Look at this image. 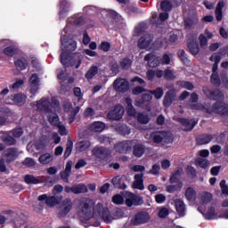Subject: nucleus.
I'll return each instance as SVG.
<instances>
[{
    "mask_svg": "<svg viewBox=\"0 0 228 228\" xmlns=\"http://www.w3.org/2000/svg\"><path fill=\"white\" fill-rule=\"evenodd\" d=\"M79 215L89 225L94 227L101 225V218H102L105 224H111V222H113V217L110 215L108 208L103 209L101 216V213L95 211L94 206H90L88 203L85 202L80 204Z\"/></svg>",
    "mask_w": 228,
    "mask_h": 228,
    "instance_id": "nucleus-1",
    "label": "nucleus"
},
{
    "mask_svg": "<svg viewBox=\"0 0 228 228\" xmlns=\"http://www.w3.org/2000/svg\"><path fill=\"white\" fill-rule=\"evenodd\" d=\"M61 49L62 51L61 54V63H62L64 67H74V65L76 69L80 67L81 61H83V56L79 55L77 58L76 62H70V59L67 57V53H70L75 49H77V44L76 43V41H69L67 43V41H65L63 37H61Z\"/></svg>",
    "mask_w": 228,
    "mask_h": 228,
    "instance_id": "nucleus-2",
    "label": "nucleus"
},
{
    "mask_svg": "<svg viewBox=\"0 0 228 228\" xmlns=\"http://www.w3.org/2000/svg\"><path fill=\"white\" fill-rule=\"evenodd\" d=\"M33 106H36L37 111H40L41 113H51L54 110V111L60 110V102L56 100V98H52L49 101L48 98H41L40 100L32 103Z\"/></svg>",
    "mask_w": 228,
    "mask_h": 228,
    "instance_id": "nucleus-3",
    "label": "nucleus"
},
{
    "mask_svg": "<svg viewBox=\"0 0 228 228\" xmlns=\"http://www.w3.org/2000/svg\"><path fill=\"white\" fill-rule=\"evenodd\" d=\"M150 139L154 142V143H170L172 142V134L168 132H155L151 134Z\"/></svg>",
    "mask_w": 228,
    "mask_h": 228,
    "instance_id": "nucleus-4",
    "label": "nucleus"
},
{
    "mask_svg": "<svg viewBox=\"0 0 228 228\" xmlns=\"http://www.w3.org/2000/svg\"><path fill=\"white\" fill-rule=\"evenodd\" d=\"M124 200L127 208H132V206H142V204H143V198L136 196V194L129 191H126L124 194Z\"/></svg>",
    "mask_w": 228,
    "mask_h": 228,
    "instance_id": "nucleus-5",
    "label": "nucleus"
},
{
    "mask_svg": "<svg viewBox=\"0 0 228 228\" xmlns=\"http://www.w3.org/2000/svg\"><path fill=\"white\" fill-rule=\"evenodd\" d=\"M203 94L208 99H212V101H218L224 99V93L220 91V89H213L208 86H203L202 88Z\"/></svg>",
    "mask_w": 228,
    "mask_h": 228,
    "instance_id": "nucleus-6",
    "label": "nucleus"
},
{
    "mask_svg": "<svg viewBox=\"0 0 228 228\" xmlns=\"http://www.w3.org/2000/svg\"><path fill=\"white\" fill-rule=\"evenodd\" d=\"M207 113H217L218 115H228V105L224 102H217L207 109Z\"/></svg>",
    "mask_w": 228,
    "mask_h": 228,
    "instance_id": "nucleus-7",
    "label": "nucleus"
},
{
    "mask_svg": "<svg viewBox=\"0 0 228 228\" xmlns=\"http://www.w3.org/2000/svg\"><path fill=\"white\" fill-rule=\"evenodd\" d=\"M149 220H151V216L145 211H141L132 217L131 222L133 225H142L147 224Z\"/></svg>",
    "mask_w": 228,
    "mask_h": 228,
    "instance_id": "nucleus-8",
    "label": "nucleus"
},
{
    "mask_svg": "<svg viewBox=\"0 0 228 228\" xmlns=\"http://www.w3.org/2000/svg\"><path fill=\"white\" fill-rule=\"evenodd\" d=\"M20 151L17 148H8L4 151V158H5L6 163H12L19 158Z\"/></svg>",
    "mask_w": 228,
    "mask_h": 228,
    "instance_id": "nucleus-9",
    "label": "nucleus"
},
{
    "mask_svg": "<svg viewBox=\"0 0 228 228\" xmlns=\"http://www.w3.org/2000/svg\"><path fill=\"white\" fill-rule=\"evenodd\" d=\"M114 89L122 94L129 90V83L124 78H117L113 83Z\"/></svg>",
    "mask_w": 228,
    "mask_h": 228,
    "instance_id": "nucleus-10",
    "label": "nucleus"
},
{
    "mask_svg": "<svg viewBox=\"0 0 228 228\" xmlns=\"http://www.w3.org/2000/svg\"><path fill=\"white\" fill-rule=\"evenodd\" d=\"M124 107L118 105L109 112L108 118L110 120H120L124 117Z\"/></svg>",
    "mask_w": 228,
    "mask_h": 228,
    "instance_id": "nucleus-11",
    "label": "nucleus"
},
{
    "mask_svg": "<svg viewBox=\"0 0 228 228\" xmlns=\"http://www.w3.org/2000/svg\"><path fill=\"white\" fill-rule=\"evenodd\" d=\"M153 39H154V37H152V35L151 34H146L142 36L137 43L138 48L147 49L148 47H150L151 44H152Z\"/></svg>",
    "mask_w": 228,
    "mask_h": 228,
    "instance_id": "nucleus-12",
    "label": "nucleus"
},
{
    "mask_svg": "<svg viewBox=\"0 0 228 228\" xmlns=\"http://www.w3.org/2000/svg\"><path fill=\"white\" fill-rule=\"evenodd\" d=\"M70 209H72V200L70 199L64 200L60 208L59 216H66L70 213Z\"/></svg>",
    "mask_w": 228,
    "mask_h": 228,
    "instance_id": "nucleus-13",
    "label": "nucleus"
},
{
    "mask_svg": "<svg viewBox=\"0 0 228 228\" xmlns=\"http://www.w3.org/2000/svg\"><path fill=\"white\" fill-rule=\"evenodd\" d=\"M45 147H47V145L45 144V142L37 141L34 143H28L27 145V151H28L29 152H35V150H36L42 152V151H45Z\"/></svg>",
    "mask_w": 228,
    "mask_h": 228,
    "instance_id": "nucleus-14",
    "label": "nucleus"
},
{
    "mask_svg": "<svg viewBox=\"0 0 228 228\" xmlns=\"http://www.w3.org/2000/svg\"><path fill=\"white\" fill-rule=\"evenodd\" d=\"M30 93L35 95L38 92V86L40 85V78L37 74H32L29 78Z\"/></svg>",
    "mask_w": 228,
    "mask_h": 228,
    "instance_id": "nucleus-15",
    "label": "nucleus"
},
{
    "mask_svg": "<svg viewBox=\"0 0 228 228\" xmlns=\"http://www.w3.org/2000/svg\"><path fill=\"white\" fill-rule=\"evenodd\" d=\"M175 101V91L169 90L166 93L163 100V104L165 108H170L172 106V102Z\"/></svg>",
    "mask_w": 228,
    "mask_h": 228,
    "instance_id": "nucleus-16",
    "label": "nucleus"
},
{
    "mask_svg": "<svg viewBox=\"0 0 228 228\" xmlns=\"http://www.w3.org/2000/svg\"><path fill=\"white\" fill-rule=\"evenodd\" d=\"M178 122L182 124L183 131H191L197 126V122L193 119L188 120L184 118H178Z\"/></svg>",
    "mask_w": 228,
    "mask_h": 228,
    "instance_id": "nucleus-17",
    "label": "nucleus"
},
{
    "mask_svg": "<svg viewBox=\"0 0 228 228\" xmlns=\"http://www.w3.org/2000/svg\"><path fill=\"white\" fill-rule=\"evenodd\" d=\"M118 151L123 154H127L133 149V141H123L118 144Z\"/></svg>",
    "mask_w": 228,
    "mask_h": 228,
    "instance_id": "nucleus-18",
    "label": "nucleus"
},
{
    "mask_svg": "<svg viewBox=\"0 0 228 228\" xmlns=\"http://www.w3.org/2000/svg\"><path fill=\"white\" fill-rule=\"evenodd\" d=\"M126 180V177L124 176H115L111 180V183L113 184L114 188H118L119 190H126L127 188V185L124 181Z\"/></svg>",
    "mask_w": 228,
    "mask_h": 228,
    "instance_id": "nucleus-19",
    "label": "nucleus"
},
{
    "mask_svg": "<svg viewBox=\"0 0 228 228\" xmlns=\"http://www.w3.org/2000/svg\"><path fill=\"white\" fill-rule=\"evenodd\" d=\"M175 207L179 216H184V215H186V204H184V201L180 199H176L175 200Z\"/></svg>",
    "mask_w": 228,
    "mask_h": 228,
    "instance_id": "nucleus-20",
    "label": "nucleus"
},
{
    "mask_svg": "<svg viewBox=\"0 0 228 228\" xmlns=\"http://www.w3.org/2000/svg\"><path fill=\"white\" fill-rule=\"evenodd\" d=\"M133 188L135 190H145V186L143 185V174H136L134 175Z\"/></svg>",
    "mask_w": 228,
    "mask_h": 228,
    "instance_id": "nucleus-21",
    "label": "nucleus"
},
{
    "mask_svg": "<svg viewBox=\"0 0 228 228\" xmlns=\"http://www.w3.org/2000/svg\"><path fill=\"white\" fill-rule=\"evenodd\" d=\"M70 172H72V160H69L66 164L65 170L60 173L61 178L64 181V183H69Z\"/></svg>",
    "mask_w": 228,
    "mask_h": 228,
    "instance_id": "nucleus-22",
    "label": "nucleus"
},
{
    "mask_svg": "<svg viewBox=\"0 0 228 228\" xmlns=\"http://www.w3.org/2000/svg\"><path fill=\"white\" fill-rule=\"evenodd\" d=\"M213 140V136L211 134H203L197 137L196 142L198 145H208Z\"/></svg>",
    "mask_w": 228,
    "mask_h": 228,
    "instance_id": "nucleus-23",
    "label": "nucleus"
},
{
    "mask_svg": "<svg viewBox=\"0 0 228 228\" xmlns=\"http://www.w3.org/2000/svg\"><path fill=\"white\" fill-rule=\"evenodd\" d=\"M55 111H57V110H53V111L48 112L47 118H48V122H50L51 126H54L56 127V126H58L61 122H60V117H58V114H56Z\"/></svg>",
    "mask_w": 228,
    "mask_h": 228,
    "instance_id": "nucleus-24",
    "label": "nucleus"
},
{
    "mask_svg": "<svg viewBox=\"0 0 228 228\" xmlns=\"http://www.w3.org/2000/svg\"><path fill=\"white\" fill-rule=\"evenodd\" d=\"M93 154L94 156H96V158H99L100 159H104V158H106V156L110 154V151L102 147L94 148L93 150Z\"/></svg>",
    "mask_w": 228,
    "mask_h": 228,
    "instance_id": "nucleus-25",
    "label": "nucleus"
},
{
    "mask_svg": "<svg viewBox=\"0 0 228 228\" xmlns=\"http://www.w3.org/2000/svg\"><path fill=\"white\" fill-rule=\"evenodd\" d=\"M54 156L51 153H45L39 156L38 161L41 163V165H49V163H52L53 161Z\"/></svg>",
    "mask_w": 228,
    "mask_h": 228,
    "instance_id": "nucleus-26",
    "label": "nucleus"
},
{
    "mask_svg": "<svg viewBox=\"0 0 228 228\" xmlns=\"http://www.w3.org/2000/svg\"><path fill=\"white\" fill-rule=\"evenodd\" d=\"M145 61H148V65L150 67H158L159 65V61L158 60V57L154 55V53H149L144 57Z\"/></svg>",
    "mask_w": 228,
    "mask_h": 228,
    "instance_id": "nucleus-27",
    "label": "nucleus"
},
{
    "mask_svg": "<svg viewBox=\"0 0 228 228\" xmlns=\"http://www.w3.org/2000/svg\"><path fill=\"white\" fill-rule=\"evenodd\" d=\"M12 227L13 228H31V226H29V224L22 220L20 217H16L12 220Z\"/></svg>",
    "mask_w": 228,
    "mask_h": 228,
    "instance_id": "nucleus-28",
    "label": "nucleus"
},
{
    "mask_svg": "<svg viewBox=\"0 0 228 228\" xmlns=\"http://www.w3.org/2000/svg\"><path fill=\"white\" fill-rule=\"evenodd\" d=\"M152 101V94L151 92L143 94L142 96L141 102H135V106H139V108H143L145 106V102H151Z\"/></svg>",
    "mask_w": 228,
    "mask_h": 228,
    "instance_id": "nucleus-29",
    "label": "nucleus"
},
{
    "mask_svg": "<svg viewBox=\"0 0 228 228\" xmlns=\"http://www.w3.org/2000/svg\"><path fill=\"white\" fill-rule=\"evenodd\" d=\"M26 95L17 94L12 96V101L14 102V104H17V106H23V104L26 103Z\"/></svg>",
    "mask_w": 228,
    "mask_h": 228,
    "instance_id": "nucleus-30",
    "label": "nucleus"
},
{
    "mask_svg": "<svg viewBox=\"0 0 228 228\" xmlns=\"http://www.w3.org/2000/svg\"><path fill=\"white\" fill-rule=\"evenodd\" d=\"M185 199L189 200V202H193L195 199H197V191L193 189V187H189L185 191Z\"/></svg>",
    "mask_w": 228,
    "mask_h": 228,
    "instance_id": "nucleus-31",
    "label": "nucleus"
},
{
    "mask_svg": "<svg viewBox=\"0 0 228 228\" xmlns=\"http://www.w3.org/2000/svg\"><path fill=\"white\" fill-rule=\"evenodd\" d=\"M145 153V146L143 144H135L134 146V156L135 158H142Z\"/></svg>",
    "mask_w": 228,
    "mask_h": 228,
    "instance_id": "nucleus-32",
    "label": "nucleus"
},
{
    "mask_svg": "<svg viewBox=\"0 0 228 228\" xmlns=\"http://www.w3.org/2000/svg\"><path fill=\"white\" fill-rule=\"evenodd\" d=\"M105 127H106V126L104 125V123H102L101 121H96L90 126V129L94 133H101V132L104 131Z\"/></svg>",
    "mask_w": 228,
    "mask_h": 228,
    "instance_id": "nucleus-33",
    "label": "nucleus"
},
{
    "mask_svg": "<svg viewBox=\"0 0 228 228\" xmlns=\"http://www.w3.org/2000/svg\"><path fill=\"white\" fill-rule=\"evenodd\" d=\"M126 111L129 117H136V110L133 107V100L131 98L126 99Z\"/></svg>",
    "mask_w": 228,
    "mask_h": 228,
    "instance_id": "nucleus-34",
    "label": "nucleus"
},
{
    "mask_svg": "<svg viewBox=\"0 0 228 228\" xmlns=\"http://www.w3.org/2000/svg\"><path fill=\"white\" fill-rule=\"evenodd\" d=\"M64 110H65L66 113H70L71 117H76V116L79 113L80 108L77 106V107H76V109L74 110V109L72 108V104H70V103H65V104H64Z\"/></svg>",
    "mask_w": 228,
    "mask_h": 228,
    "instance_id": "nucleus-35",
    "label": "nucleus"
},
{
    "mask_svg": "<svg viewBox=\"0 0 228 228\" xmlns=\"http://www.w3.org/2000/svg\"><path fill=\"white\" fill-rule=\"evenodd\" d=\"M224 6H225V3L224 1H220L217 4V6L216 8V20H218V21L222 20V19H223L222 10H223Z\"/></svg>",
    "mask_w": 228,
    "mask_h": 228,
    "instance_id": "nucleus-36",
    "label": "nucleus"
},
{
    "mask_svg": "<svg viewBox=\"0 0 228 228\" xmlns=\"http://www.w3.org/2000/svg\"><path fill=\"white\" fill-rule=\"evenodd\" d=\"M24 182L26 184H40V179L37 178L33 175H26L24 176Z\"/></svg>",
    "mask_w": 228,
    "mask_h": 228,
    "instance_id": "nucleus-37",
    "label": "nucleus"
},
{
    "mask_svg": "<svg viewBox=\"0 0 228 228\" xmlns=\"http://www.w3.org/2000/svg\"><path fill=\"white\" fill-rule=\"evenodd\" d=\"M213 200V195L209 192H202L200 196V202L201 204H209Z\"/></svg>",
    "mask_w": 228,
    "mask_h": 228,
    "instance_id": "nucleus-38",
    "label": "nucleus"
},
{
    "mask_svg": "<svg viewBox=\"0 0 228 228\" xmlns=\"http://www.w3.org/2000/svg\"><path fill=\"white\" fill-rule=\"evenodd\" d=\"M98 72H99V67L92 66L88 69V71L86 73L85 77H86L88 80L93 79L94 76H97Z\"/></svg>",
    "mask_w": 228,
    "mask_h": 228,
    "instance_id": "nucleus-39",
    "label": "nucleus"
},
{
    "mask_svg": "<svg viewBox=\"0 0 228 228\" xmlns=\"http://www.w3.org/2000/svg\"><path fill=\"white\" fill-rule=\"evenodd\" d=\"M1 141L5 143V145H15V143H17V140L8 134L2 135Z\"/></svg>",
    "mask_w": 228,
    "mask_h": 228,
    "instance_id": "nucleus-40",
    "label": "nucleus"
},
{
    "mask_svg": "<svg viewBox=\"0 0 228 228\" xmlns=\"http://www.w3.org/2000/svg\"><path fill=\"white\" fill-rule=\"evenodd\" d=\"M137 118V122H139V124H149V122H151V118L149 117V115L144 114V113H138L136 116Z\"/></svg>",
    "mask_w": 228,
    "mask_h": 228,
    "instance_id": "nucleus-41",
    "label": "nucleus"
},
{
    "mask_svg": "<svg viewBox=\"0 0 228 228\" xmlns=\"http://www.w3.org/2000/svg\"><path fill=\"white\" fill-rule=\"evenodd\" d=\"M86 191H88V188L85 184L73 185V193L75 194L86 193Z\"/></svg>",
    "mask_w": 228,
    "mask_h": 228,
    "instance_id": "nucleus-42",
    "label": "nucleus"
},
{
    "mask_svg": "<svg viewBox=\"0 0 228 228\" xmlns=\"http://www.w3.org/2000/svg\"><path fill=\"white\" fill-rule=\"evenodd\" d=\"M90 145V141H81L77 143V151H78L79 152H83V151H86V149H89Z\"/></svg>",
    "mask_w": 228,
    "mask_h": 228,
    "instance_id": "nucleus-43",
    "label": "nucleus"
},
{
    "mask_svg": "<svg viewBox=\"0 0 228 228\" xmlns=\"http://www.w3.org/2000/svg\"><path fill=\"white\" fill-rule=\"evenodd\" d=\"M189 47V51L190 53H191V54H193V56H197V54H199V44H197V42L192 41L188 45Z\"/></svg>",
    "mask_w": 228,
    "mask_h": 228,
    "instance_id": "nucleus-44",
    "label": "nucleus"
},
{
    "mask_svg": "<svg viewBox=\"0 0 228 228\" xmlns=\"http://www.w3.org/2000/svg\"><path fill=\"white\" fill-rule=\"evenodd\" d=\"M181 175H183V168H178L170 177V183H177L181 179Z\"/></svg>",
    "mask_w": 228,
    "mask_h": 228,
    "instance_id": "nucleus-45",
    "label": "nucleus"
},
{
    "mask_svg": "<svg viewBox=\"0 0 228 228\" xmlns=\"http://www.w3.org/2000/svg\"><path fill=\"white\" fill-rule=\"evenodd\" d=\"M151 95H154L155 99L159 100L161 97H163V94L165 92L163 91V88L158 87L155 90L149 91Z\"/></svg>",
    "mask_w": 228,
    "mask_h": 228,
    "instance_id": "nucleus-46",
    "label": "nucleus"
},
{
    "mask_svg": "<svg viewBox=\"0 0 228 228\" xmlns=\"http://www.w3.org/2000/svg\"><path fill=\"white\" fill-rule=\"evenodd\" d=\"M210 81L212 85H215V86H220L222 85V80H220L218 73H212L210 77Z\"/></svg>",
    "mask_w": 228,
    "mask_h": 228,
    "instance_id": "nucleus-47",
    "label": "nucleus"
},
{
    "mask_svg": "<svg viewBox=\"0 0 228 228\" xmlns=\"http://www.w3.org/2000/svg\"><path fill=\"white\" fill-rule=\"evenodd\" d=\"M14 65L18 69V70H24L28 66V62H26V61L24 60L18 59L14 61Z\"/></svg>",
    "mask_w": 228,
    "mask_h": 228,
    "instance_id": "nucleus-48",
    "label": "nucleus"
},
{
    "mask_svg": "<svg viewBox=\"0 0 228 228\" xmlns=\"http://www.w3.org/2000/svg\"><path fill=\"white\" fill-rule=\"evenodd\" d=\"M183 188V183H178L175 185H169L167 187V191H168V193H174V191H181V189Z\"/></svg>",
    "mask_w": 228,
    "mask_h": 228,
    "instance_id": "nucleus-49",
    "label": "nucleus"
},
{
    "mask_svg": "<svg viewBox=\"0 0 228 228\" xmlns=\"http://www.w3.org/2000/svg\"><path fill=\"white\" fill-rule=\"evenodd\" d=\"M73 145H74V143L72 142V140H70V138H69L68 142H67V148L64 152V158H69V156H70V154H72Z\"/></svg>",
    "mask_w": 228,
    "mask_h": 228,
    "instance_id": "nucleus-50",
    "label": "nucleus"
},
{
    "mask_svg": "<svg viewBox=\"0 0 228 228\" xmlns=\"http://www.w3.org/2000/svg\"><path fill=\"white\" fill-rule=\"evenodd\" d=\"M4 53L6 56H15V54H17V48L13 46H8L4 49Z\"/></svg>",
    "mask_w": 228,
    "mask_h": 228,
    "instance_id": "nucleus-51",
    "label": "nucleus"
},
{
    "mask_svg": "<svg viewBox=\"0 0 228 228\" xmlns=\"http://www.w3.org/2000/svg\"><path fill=\"white\" fill-rule=\"evenodd\" d=\"M196 163L201 168H208V167H209V161H208L206 159L198 158L196 159Z\"/></svg>",
    "mask_w": 228,
    "mask_h": 228,
    "instance_id": "nucleus-52",
    "label": "nucleus"
},
{
    "mask_svg": "<svg viewBox=\"0 0 228 228\" xmlns=\"http://www.w3.org/2000/svg\"><path fill=\"white\" fill-rule=\"evenodd\" d=\"M204 217L206 220H213V218H215V208L210 207L204 214Z\"/></svg>",
    "mask_w": 228,
    "mask_h": 228,
    "instance_id": "nucleus-53",
    "label": "nucleus"
},
{
    "mask_svg": "<svg viewBox=\"0 0 228 228\" xmlns=\"http://www.w3.org/2000/svg\"><path fill=\"white\" fill-rule=\"evenodd\" d=\"M178 85L179 86H182V88H185L186 90H193V88H195L193 84L188 81H179Z\"/></svg>",
    "mask_w": 228,
    "mask_h": 228,
    "instance_id": "nucleus-54",
    "label": "nucleus"
},
{
    "mask_svg": "<svg viewBox=\"0 0 228 228\" xmlns=\"http://www.w3.org/2000/svg\"><path fill=\"white\" fill-rule=\"evenodd\" d=\"M170 213V211L168 210L167 208L162 207V208H159V218H167V216H168V214Z\"/></svg>",
    "mask_w": 228,
    "mask_h": 228,
    "instance_id": "nucleus-55",
    "label": "nucleus"
},
{
    "mask_svg": "<svg viewBox=\"0 0 228 228\" xmlns=\"http://www.w3.org/2000/svg\"><path fill=\"white\" fill-rule=\"evenodd\" d=\"M23 165L25 167H28V168H30L31 167L37 166V161L35 159H33L32 158H27L24 159Z\"/></svg>",
    "mask_w": 228,
    "mask_h": 228,
    "instance_id": "nucleus-56",
    "label": "nucleus"
},
{
    "mask_svg": "<svg viewBox=\"0 0 228 228\" xmlns=\"http://www.w3.org/2000/svg\"><path fill=\"white\" fill-rule=\"evenodd\" d=\"M160 6L164 12H170L172 10V4L167 0L161 2Z\"/></svg>",
    "mask_w": 228,
    "mask_h": 228,
    "instance_id": "nucleus-57",
    "label": "nucleus"
},
{
    "mask_svg": "<svg viewBox=\"0 0 228 228\" xmlns=\"http://www.w3.org/2000/svg\"><path fill=\"white\" fill-rule=\"evenodd\" d=\"M164 77H166V79H175L174 70L170 69V68H167L165 70Z\"/></svg>",
    "mask_w": 228,
    "mask_h": 228,
    "instance_id": "nucleus-58",
    "label": "nucleus"
},
{
    "mask_svg": "<svg viewBox=\"0 0 228 228\" xmlns=\"http://www.w3.org/2000/svg\"><path fill=\"white\" fill-rule=\"evenodd\" d=\"M131 59L129 58H125L120 61V65L122 67V69H129V67H131Z\"/></svg>",
    "mask_w": 228,
    "mask_h": 228,
    "instance_id": "nucleus-59",
    "label": "nucleus"
},
{
    "mask_svg": "<svg viewBox=\"0 0 228 228\" xmlns=\"http://www.w3.org/2000/svg\"><path fill=\"white\" fill-rule=\"evenodd\" d=\"M46 204L49 206V208H54V206L58 204V200H56V197H49L46 199Z\"/></svg>",
    "mask_w": 228,
    "mask_h": 228,
    "instance_id": "nucleus-60",
    "label": "nucleus"
},
{
    "mask_svg": "<svg viewBox=\"0 0 228 228\" xmlns=\"http://www.w3.org/2000/svg\"><path fill=\"white\" fill-rule=\"evenodd\" d=\"M124 197H122L120 194H117L115 196H113L112 198V201L114 202V204H124Z\"/></svg>",
    "mask_w": 228,
    "mask_h": 228,
    "instance_id": "nucleus-61",
    "label": "nucleus"
},
{
    "mask_svg": "<svg viewBox=\"0 0 228 228\" xmlns=\"http://www.w3.org/2000/svg\"><path fill=\"white\" fill-rule=\"evenodd\" d=\"M222 61V56L218 53H213L210 56V61H213L214 63H220V61Z\"/></svg>",
    "mask_w": 228,
    "mask_h": 228,
    "instance_id": "nucleus-62",
    "label": "nucleus"
},
{
    "mask_svg": "<svg viewBox=\"0 0 228 228\" xmlns=\"http://www.w3.org/2000/svg\"><path fill=\"white\" fill-rule=\"evenodd\" d=\"M55 127H58L59 133L61 136H66L67 128L65 127L64 125H62L61 123H59L58 126H56Z\"/></svg>",
    "mask_w": 228,
    "mask_h": 228,
    "instance_id": "nucleus-63",
    "label": "nucleus"
},
{
    "mask_svg": "<svg viewBox=\"0 0 228 228\" xmlns=\"http://www.w3.org/2000/svg\"><path fill=\"white\" fill-rule=\"evenodd\" d=\"M220 186H221L223 193L224 195H228V186H226V184H225V180H222L220 182Z\"/></svg>",
    "mask_w": 228,
    "mask_h": 228,
    "instance_id": "nucleus-64",
    "label": "nucleus"
}]
</instances>
